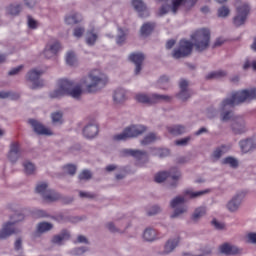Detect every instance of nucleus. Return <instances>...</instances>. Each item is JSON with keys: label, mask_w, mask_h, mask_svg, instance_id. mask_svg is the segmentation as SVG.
<instances>
[{"label": "nucleus", "mask_w": 256, "mask_h": 256, "mask_svg": "<svg viewBox=\"0 0 256 256\" xmlns=\"http://www.w3.org/2000/svg\"><path fill=\"white\" fill-rule=\"evenodd\" d=\"M106 227L108 230H110L111 233H119V228L115 227V223L109 222L106 224Z\"/></svg>", "instance_id": "nucleus-63"}, {"label": "nucleus", "mask_w": 256, "mask_h": 256, "mask_svg": "<svg viewBox=\"0 0 256 256\" xmlns=\"http://www.w3.org/2000/svg\"><path fill=\"white\" fill-rule=\"evenodd\" d=\"M84 33H85L84 27L74 28L73 35H74V37H77V39H81V37H83Z\"/></svg>", "instance_id": "nucleus-52"}, {"label": "nucleus", "mask_w": 256, "mask_h": 256, "mask_svg": "<svg viewBox=\"0 0 256 256\" xmlns=\"http://www.w3.org/2000/svg\"><path fill=\"white\" fill-rule=\"evenodd\" d=\"M179 241V236L169 239L164 246L163 255H169V253H173L177 245H179Z\"/></svg>", "instance_id": "nucleus-21"}, {"label": "nucleus", "mask_w": 256, "mask_h": 256, "mask_svg": "<svg viewBox=\"0 0 256 256\" xmlns=\"http://www.w3.org/2000/svg\"><path fill=\"white\" fill-rule=\"evenodd\" d=\"M223 164L224 165H230V167H237L239 165V163L237 162V160L233 157H227L223 160Z\"/></svg>", "instance_id": "nucleus-47"}, {"label": "nucleus", "mask_w": 256, "mask_h": 256, "mask_svg": "<svg viewBox=\"0 0 256 256\" xmlns=\"http://www.w3.org/2000/svg\"><path fill=\"white\" fill-rule=\"evenodd\" d=\"M169 155H170L169 149L158 150V157H160V159H163V157H169Z\"/></svg>", "instance_id": "nucleus-64"}, {"label": "nucleus", "mask_w": 256, "mask_h": 256, "mask_svg": "<svg viewBox=\"0 0 256 256\" xmlns=\"http://www.w3.org/2000/svg\"><path fill=\"white\" fill-rule=\"evenodd\" d=\"M53 229V224L49 222H40L37 225V231L39 233H47L48 231H51Z\"/></svg>", "instance_id": "nucleus-37"}, {"label": "nucleus", "mask_w": 256, "mask_h": 256, "mask_svg": "<svg viewBox=\"0 0 256 256\" xmlns=\"http://www.w3.org/2000/svg\"><path fill=\"white\" fill-rule=\"evenodd\" d=\"M49 191V185L45 182H40L36 185V193L41 195V197H45L46 193Z\"/></svg>", "instance_id": "nucleus-34"}, {"label": "nucleus", "mask_w": 256, "mask_h": 256, "mask_svg": "<svg viewBox=\"0 0 256 256\" xmlns=\"http://www.w3.org/2000/svg\"><path fill=\"white\" fill-rule=\"evenodd\" d=\"M79 195L82 199H95V194H92L91 192H83L80 191Z\"/></svg>", "instance_id": "nucleus-58"}, {"label": "nucleus", "mask_w": 256, "mask_h": 256, "mask_svg": "<svg viewBox=\"0 0 256 256\" xmlns=\"http://www.w3.org/2000/svg\"><path fill=\"white\" fill-rule=\"evenodd\" d=\"M21 71H23V65L17 66L16 68H13L12 70H10L8 75L10 76L19 75Z\"/></svg>", "instance_id": "nucleus-62"}, {"label": "nucleus", "mask_w": 256, "mask_h": 256, "mask_svg": "<svg viewBox=\"0 0 256 256\" xmlns=\"http://www.w3.org/2000/svg\"><path fill=\"white\" fill-rule=\"evenodd\" d=\"M27 19H28V27H29V29H37V27H39V23L35 19H33V17L28 15Z\"/></svg>", "instance_id": "nucleus-53"}, {"label": "nucleus", "mask_w": 256, "mask_h": 256, "mask_svg": "<svg viewBox=\"0 0 256 256\" xmlns=\"http://www.w3.org/2000/svg\"><path fill=\"white\" fill-rule=\"evenodd\" d=\"M19 94H13L11 92H0V99H17Z\"/></svg>", "instance_id": "nucleus-51"}, {"label": "nucleus", "mask_w": 256, "mask_h": 256, "mask_svg": "<svg viewBox=\"0 0 256 256\" xmlns=\"http://www.w3.org/2000/svg\"><path fill=\"white\" fill-rule=\"evenodd\" d=\"M219 251L222 255L231 256V255H241L243 249L232 245L230 243H224L219 246Z\"/></svg>", "instance_id": "nucleus-14"}, {"label": "nucleus", "mask_w": 256, "mask_h": 256, "mask_svg": "<svg viewBox=\"0 0 256 256\" xmlns=\"http://www.w3.org/2000/svg\"><path fill=\"white\" fill-rule=\"evenodd\" d=\"M170 9H171L170 5H162L161 8L159 9L158 15L160 17H163V15H167V13H169Z\"/></svg>", "instance_id": "nucleus-56"}, {"label": "nucleus", "mask_w": 256, "mask_h": 256, "mask_svg": "<svg viewBox=\"0 0 256 256\" xmlns=\"http://www.w3.org/2000/svg\"><path fill=\"white\" fill-rule=\"evenodd\" d=\"M83 21V16L79 12H72L71 14L65 17L66 25H78Z\"/></svg>", "instance_id": "nucleus-22"}, {"label": "nucleus", "mask_w": 256, "mask_h": 256, "mask_svg": "<svg viewBox=\"0 0 256 256\" xmlns=\"http://www.w3.org/2000/svg\"><path fill=\"white\" fill-rule=\"evenodd\" d=\"M21 11H23V5L21 4H12L7 9V12L9 13V15H14V16L19 15Z\"/></svg>", "instance_id": "nucleus-36"}, {"label": "nucleus", "mask_w": 256, "mask_h": 256, "mask_svg": "<svg viewBox=\"0 0 256 256\" xmlns=\"http://www.w3.org/2000/svg\"><path fill=\"white\" fill-rule=\"evenodd\" d=\"M145 241H155L157 239V230L153 228H146L143 234Z\"/></svg>", "instance_id": "nucleus-30"}, {"label": "nucleus", "mask_w": 256, "mask_h": 256, "mask_svg": "<svg viewBox=\"0 0 256 256\" xmlns=\"http://www.w3.org/2000/svg\"><path fill=\"white\" fill-rule=\"evenodd\" d=\"M206 213H207V210L205 209V207L197 208L192 215L193 221H199V219L205 216Z\"/></svg>", "instance_id": "nucleus-39"}, {"label": "nucleus", "mask_w": 256, "mask_h": 256, "mask_svg": "<svg viewBox=\"0 0 256 256\" xmlns=\"http://www.w3.org/2000/svg\"><path fill=\"white\" fill-rule=\"evenodd\" d=\"M97 34H95V32H93V30L87 32V36H86V43L87 45H95L96 41H97Z\"/></svg>", "instance_id": "nucleus-41"}, {"label": "nucleus", "mask_w": 256, "mask_h": 256, "mask_svg": "<svg viewBox=\"0 0 256 256\" xmlns=\"http://www.w3.org/2000/svg\"><path fill=\"white\" fill-rule=\"evenodd\" d=\"M171 135H183L187 129L183 125H174L167 128Z\"/></svg>", "instance_id": "nucleus-31"}, {"label": "nucleus", "mask_w": 256, "mask_h": 256, "mask_svg": "<svg viewBox=\"0 0 256 256\" xmlns=\"http://www.w3.org/2000/svg\"><path fill=\"white\" fill-rule=\"evenodd\" d=\"M181 6L184 7V0H172V13L175 15Z\"/></svg>", "instance_id": "nucleus-44"}, {"label": "nucleus", "mask_w": 256, "mask_h": 256, "mask_svg": "<svg viewBox=\"0 0 256 256\" xmlns=\"http://www.w3.org/2000/svg\"><path fill=\"white\" fill-rule=\"evenodd\" d=\"M223 77H227V72L224 70L213 71L206 75L207 80L223 79Z\"/></svg>", "instance_id": "nucleus-32"}, {"label": "nucleus", "mask_w": 256, "mask_h": 256, "mask_svg": "<svg viewBox=\"0 0 256 256\" xmlns=\"http://www.w3.org/2000/svg\"><path fill=\"white\" fill-rule=\"evenodd\" d=\"M256 99V89H244L238 92H233L231 94V98H226L222 101L221 109L222 112L220 114L221 121L227 122L231 121L233 122V119H235V116L233 115V111L227 110L230 108L235 107L236 105H241V103L254 101Z\"/></svg>", "instance_id": "nucleus-2"}, {"label": "nucleus", "mask_w": 256, "mask_h": 256, "mask_svg": "<svg viewBox=\"0 0 256 256\" xmlns=\"http://www.w3.org/2000/svg\"><path fill=\"white\" fill-rule=\"evenodd\" d=\"M234 5L236 9V16L233 18V23L235 27H241V25H245L247 17H249L251 7H249L247 2H243L241 0H236Z\"/></svg>", "instance_id": "nucleus-4"}, {"label": "nucleus", "mask_w": 256, "mask_h": 256, "mask_svg": "<svg viewBox=\"0 0 256 256\" xmlns=\"http://www.w3.org/2000/svg\"><path fill=\"white\" fill-rule=\"evenodd\" d=\"M243 197H245V194L238 193L227 203L226 207L228 211H230V213H235L239 211V207H241Z\"/></svg>", "instance_id": "nucleus-19"}, {"label": "nucleus", "mask_w": 256, "mask_h": 256, "mask_svg": "<svg viewBox=\"0 0 256 256\" xmlns=\"http://www.w3.org/2000/svg\"><path fill=\"white\" fill-rule=\"evenodd\" d=\"M73 81H69L67 79H61L58 81V88L54 91L50 92L51 99H59V97H63V95H68L69 90L73 89Z\"/></svg>", "instance_id": "nucleus-10"}, {"label": "nucleus", "mask_w": 256, "mask_h": 256, "mask_svg": "<svg viewBox=\"0 0 256 256\" xmlns=\"http://www.w3.org/2000/svg\"><path fill=\"white\" fill-rule=\"evenodd\" d=\"M52 123L61 125L63 123V113L61 112H55L52 113Z\"/></svg>", "instance_id": "nucleus-43"}, {"label": "nucleus", "mask_w": 256, "mask_h": 256, "mask_svg": "<svg viewBox=\"0 0 256 256\" xmlns=\"http://www.w3.org/2000/svg\"><path fill=\"white\" fill-rule=\"evenodd\" d=\"M129 60L136 66L135 75H139L141 73L143 62L145 61V54L141 52L132 53L129 56Z\"/></svg>", "instance_id": "nucleus-16"}, {"label": "nucleus", "mask_w": 256, "mask_h": 256, "mask_svg": "<svg viewBox=\"0 0 256 256\" xmlns=\"http://www.w3.org/2000/svg\"><path fill=\"white\" fill-rule=\"evenodd\" d=\"M147 131V127L143 125H131L126 127L122 133L113 136L114 141H127V139H134L143 135Z\"/></svg>", "instance_id": "nucleus-5"}, {"label": "nucleus", "mask_w": 256, "mask_h": 256, "mask_svg": "<svg viewBox=\"0 0 256 256\" xmlns=\"http://www.w3.org/2000/svg\"><path fill=\"white\" fill-rule=\"evenodd\" d=\"M153 29H155V23L147 22L141 27L140 33L142 37H149V34L153 33Z\"/></svg>", "instance_id": "nucleus-28"}, {"label": "nucleus", "mask_w": 256, "mask_h": 256, "mask_svg": "<svg viewBox=\"0 0 256 256\" xmlns=\"http://www.w3.org/2000/svg\"><path fill=\"white\" fill-rule=\"evenodd\" d=\"M83 93V89H81V86H75V84L72 86V88L69 90L68 94L70 97H73V99H79Z\"/></svg>", "instance_id": "nucleus-33"}, {"label": "nucleus", "mask_w": 256, "mask_h": 256, "mask_svg": "<svg viewBox=\"0 0 256 256\" xmlns=\"http://www.w3.org/2000/svg\"><path fill=\"white\" fill-rule=\"evenodd\" d=\"M229 13H231V10L227 6H222L218 9V17H228Z\"/></svg>", "instance_id": "nucleus-48"}, {"label": "nucleus", "mask_w": 256, "mask_h": 256, "mask_svg": "<svg viewBox=\"0 0 256 256\" xmlns=\"http://www.w3.org/2000/svg\"><path fill=\"white\" fill-rule=\"evenodd\" d=\"M71 234L67 230H62L61 233L53 236L52 243L55 245H62L63 241H69Z\"/></svg>", "instance_id": "nucleus-24"}, {"label": "nucleus", "mask_w": 256, "mask_h": 256, "mask_svg": "<svg viewBox=\"0 0 256 256\" xmlns=\"http://www.w3.org/2000/svg\"><path fill=\"white\" fill-rule=\"evenodd\" d=\"M61 49V44L59 42H54L53 44L46 46V53L51 52V55H57V52Z\"/></svg>", "instance_id": "nucleus-40"}, {"label": "nucleus", "mask_w": 256, "mask_h": 256, "mask_svg": "<svg viewBox=\"0 0 256 256\" xmlns=\"http://www.w3.org/2000/svg\"><path fill=\"white\" fill-rule=\"evenodd\" d=\"M122 153L126 156L134 157L137 161H147L149 155L143 150L124 149Z\"/></svg>", "instance_id": "nucleus-20"}, {"label": "nucleus", "mask_w": 256, "mask_h": 256, "mask_svg": "<svg viewBox=\"0 0 256 256\" xmlns=\"http://www.w3.org/2000/svg\"><path fill=\"white\" fill-rule=\"evenodd\" d=\"M119 35L116 38L117 45H123L125 43L126 35L123 29L119 28Z\"/></svg>", "instance_id": "nucleus-46"}, {"label": "nucleus", "mask_w": 256, "mask_h": 256, "mask_svg": "<svg viewBox=\"0 0 256 256\" xmlns=\"http://www.w3.org/2000/svg\"><path fill=\"white\" fill-rule=\"evenodd\" d=\"M92 174L91 171L89 170H84L79 174V179L80 181H89V179H91Z\"/></svg>", "instance_id": "nucleus-49"}, {"label": "nucleus", "mask_w": 256, "mask_h": 256, "mask_svg": "<svg viewBox=\"0 0 256 256\" xmlns=\"http://www.w3.org/2000/svg\"><path fill=\"white\" fill-rule=\"evenodd\" d=\"M8 160L12 163H16L21 158V144L14 141L10 144V149L8 152Z\"/></svg>", "instance_id": "nucleus-13"}, {"label": "nucleus", "mask_w": 256, "mask_h": 256, "mask_svg": "<svg viewBox=\"0 0 256 256\" xmlns=\"http://www.w3.org/2000/svg\"><path fill=\"white\" fill-rule=\"evenodd\" d=\"M173 99V97L169 96V95H162V94H138L136 95V100L139 103H144L145 105H155L157 103H161V102H165V103H169L171 100Z\"/></svg>", "instance_id": "nucleus-6"}, {"label": "nucleus", "mask_w": 256, "mask_h": 256, "mask_svg": "<svg viewBox=\"0 0 256 256\" xmlns=\"http://www.w3.org/2000/svg\"><path fill=\"white\" fill-rule=\"evenodd\" d=\"M66 63H67V65H70V67L77 65V56L75 55V52H73V51L67 52Z\"/></svg>", "instance_id": "nucleus-38"}, {"label": "nucleus", "mask_w": 256, "mask_h": 256, "mask_svg": "<svg viewBox=\"0 0 256 256\" xmlns=\"http://www.w3.org/2000/svg\"><path fill=\"white\" fill-rule=\"evenodd\" d=\"M44 201L47 203H55V201L61 200V194L55 192V190L49 189L43 196Z\"/></svg>", "instance_id": "nucleus-26"}, {"label": "nucleus", "mask_w": 256, "mask_h": 256, "mask_svg": "<svg viewBox=\"0 0 256 256\" xmlns=\"http://www.w3.org/2000/svg\"><path fill=\"white\" fill-rule=\"evenodd\" d=\"M191 41L181 40L179 42L178 48L174 49L172 52V57L174 59H183L185 57H189L191 53H193V47L198 53H202V51H206L209 49V43H211V32L209 29L201 28L196 30L191 35Z\"/></svg>", "instance_id": "nucleus-1"}, {"label": "nucleus", "mask_w": 256, "mask_h": 256, "mask_svg": "<svg viewBox=\"0 0 256 256\" xmlns=\"http://www.w3.org/2000/svg\"><path fill=\"white\" fill-rule=\"evenodd\" d=\"M34 217L41 219L51 217V215H49V213H47L45 210H36L34 211Z\"/></svg>", "instance_id": "nucleus-54"}, {"label": "nucleus", "mask_w": 256, "mask_h": 256, "mask_svg": "<svg viewBox=\"0 0 256 256\" xmlns=\"http://www.w3.org/2000/svg\"><path fill=\"white\" fill-rule=\"evenodd\" d=\"M13 219V222H7L3 225L2 229L0 230V239H7V237H11V235L21 232V230L15 228V223L23 221L25 216L23 214H15Z\"/></svg>", "instance_id": "nucleus-7"}, {"label": "nucleus", "mask_w": 256, "mask_h": 256, "mask_svg": "<svg viewBox=\"0 0 256 256\" xmlns=\"http://www.w3.org/2000/svg\"><path fill=\"white\" fill-rule=\"evenodd\" d=\"M157 139H160L159 136L155 133H149L144 137L143 140H141V145H151V143H155Z\"/></svg>", "instance_id": "nucleus-35"}, {"label": "nucleus", "mask_w": 256, "mask_h": 256, "mask_svg": "<svg viewBox=\"0 0 256 256\" xmlns=\"http://www.w3.org/2000/svg\"><path fill=\"white\" fill-rule=\"evenodd\" d=\"M113 99H114V103H116V105H119L121 103H125V90L124 89H117L114 92L113 95Z\"/></svg>", "instance_id": "nucleus-27"}, {"label": "nucleus", "mask_w": 256, "mask_h": 256, "mask_svg": "<svg viewBox=\"0 0 256 256\" xmlns=\"http://www.w3.org/2000/svg\"><path fill=\"white\" fill-rule=\"evenodd\" d=\"M180 92L177 94L178 99L181 101H187V99L191 98V90H189V82L185 79L180 80L179 83Z\"/></svg>", "instance_id": "nucleus-18"}, {"label": "nucleus", "mask_w": 256, "mask_h": 256, "mask_svg": "<svg viewBox=\"0 0 256 256\" xmlns=\"http://www.w3.org/2000/svg\"><path fill=\"white\" fill-rule=\"evenodd\" d=\"M214 161H219L223 157V148H216L212 154Z\"/></svg>", "instance_id": "nucleus-55"}, {"label": "nucleus", "mask_w": 256, "mask_h": 256, "mask_svg": "<svg viewBox=\"0 0 256 256\" xmlns=\"http://www.w3.org/2000/svg\"><path fill=\"white\" fill-rule=\"evenodd\" d=\"M212 225L215 227V229H218V231L225 229V224L217 221V219L212 220Z\"/></svg>", "instance_id": "nucleus-60"}, {"label": "nucleus", "mask_w": 256, "mask_h": 256, "mask_svg": "<svg viewBox=\"0 0 256 256\" xmlns=\"http://www.w3.org/2000/svg\"><path fill=\"white\" fill-rule=\"evenodd\" d=\"M197 1L199 0H184V8L186 11H191V9L197 5Z\"/></svg>", "instance_id": "nucleus-50"}, {"label": "nucleus", "mask_w": 256, "mask_h": 256, "mask_svg": "<svg viewBox=\"0 0 256 256\" xmlns=\"http://www.w3.org/2000/svg\"><path fill=\"white\" fill-rule=\"evenodd\" d=\"M132 7L137 11L138 16L141 17V19L149 17V9H147V5L143 0H132Z\"/></svg>", "instance_id": "nucleus-17"}, {"label": "nucleus", "mask_w": 256, "mask_h": 256, "mask_svg": "<svg viewBox=\"0 0 256 256\" xmlns=\"http://www.w3.org/2000/svg\"><path fill=\"white\" fill-rule=\"evenodd\" d=\"M82 85L86 87L88 93H97L107 85V77L103 74L97 75V71H93L82 80Z\"/></svg>", "instance_id": "nucleus-3"}, {"label": "nucleus", "mask_w": 256, "mask_h": 256, "mask_svg": "<svg viewBox=\"0 0 256 256\" xmlns=\"http://www.w3.org/2000/svg\"><path fill=\"white\" fill-rule=\"evenodd\" d=\"M185 198L183 196H178L174 198L170 202V207L174 210V213L171 215L172 219H176V217H179L180 215H183V213L187 212V206H185Z\"/></svg>", "instance_id": "nucleus-11"}, {"label": "nucleus", "mask_w": 256, "mask_h": 256, "mask_svg": "<svg viewBox=\"0 0 256 256\" xmlns=\"http://www.w3.org/2000/svg\"><path fill=\"white\" fill-rule=\"evenodd\" d=\"M43 71L32 69L27 73V79L32 83L31 89H41L45 85L43 80H40Z\"/></svg>", "instance_id": "nucleus-12"}, {"label": "nucleus", "mask_w": 256, "mask_h": 256, "mask_svg": "<svg viewBox=\"0 0 256 256\" xmlns=\"http://www.w3.org/2000/svg\"><path fill=\"white\" fill-rule=\"evenodd\" d=\"M158 87L160 89H167L169 87V77L168 76H161L158 80Z\"/></svg>", "instance_id": "nucleus-45"}, {"label": "nucleus", "mask_w": 256, "mask_h": 256, "mask_svg": "<svg viewBox=\"0 0 256 256\" xmlns=\"http://www.w3.org/2000/svg\"><path fill=\"white\" fill-rule=\"evenodd\" d=\"M87 251V248L86 247H78V248H75L74 250H72V255H83V253H86Z\"/></svg>", "instance_id": "nucleus-59"}, {"label": "nucleus", "mask_w": 256, "mask_h": 256, "mask_svg": "<svg viewBox=\"0 0 256 256\" xmlns=\"http://www.w3.org/2000/svg\"><path fill=\"white\" fill-rule=\"evenodd\" d=\"M189 141H191V137H186V138H182L180 140H176V145L185 147V145H187L189 143Z\"/></svg>", "instance_id": "nucleus-61"}, {"label": "nucleus", "mask_w": 256, "mask_h": 256, "mask_svg": "<svg viewBox=\"0 0 256 256\" xmlns=\"http://www.w3.org/2000/svg\"><path fill=\"white\" fill-rule=\"evenodd\" d=\"M64 169L69 175H75L77 173V167L75 165H67Z\"/></svg>", "instance_id": "nucleus-57"}, {"label": "nucleus", "mask_w": 256, "mask_h": 256, "mask_svg": "<svg viewBox=\"0 0 256 256\" xmlns=\"http://www.w3.org/2000/svg\"><path fill=\"white\" fill-rule=\"evenodd\" d=\"M23 167L26 175H34L35 174V165L31 162H24Z\"/></svg>", "instance_id": "nucleus-42"}, {"label": "nucleus", "mask_w": 256, "mask_h": 256, "mask_svg": "<svg viewBox=\"0 0 256 256\" xmlns=\"http://www.w3.org/2000/svg\"><path fill=\"white\" fill-rule=\"evenodd\" d=\"M233 135H243L249 131L247 120L243 116H235L230 124Z\"/></svg>", "instance_id": "nucleus-9"}, {"label": "nucleus", "mask_w": 256, "mask_h": 256, "mask_svg": "<svg viewBox=\"0 0 256 256\" xmlns=\"http://www.w3.org/2000/svg\"><path fill=\"white\" fill-rule=\"evenodd\" d=\"M28 123L37 135H53V132H51L49 128L45 127L41 122L35 119H29Z\"/></svg>", "instance_id": "nucleus-15"}, {"label": "nucleus", "mask_w": 256, "mask_h": 256, "mask_svg": "<svg viewBox=\"0 0 256 256\" xmlns=\"http://www.w3.org/2000/svg\"><path fill=\"white\" fill-rule=\"evenodd\" d=\"M239 145L243 153H249V151H253V149H256L255 142H253V139L251 138L240 141Z\"/></svg>", "instance_id": "nucleus-25"}, {"label": "nucleus", "mask_w": 256, "mask_h": 256, "mask_svg": "<svg viewBox=\"0 0 256 256\" xmlns=\"http://www.w3.org/2000/svg\"><path fill=\"white\" fill-rule=\"evenodd\" d=\"M166 179H171L170 187H176L181 179V172L177 168H172L169 172H160L155 176L156 183H163Z\"/></svg>", "instance_id": "nucleus-8"}, {"label": "nucleus", "mask_w": 256, "mask_h": 256, "mask_svg": "<svg viewBox=\"0 0 256 256\" xmlns=\"http://www.w3.org/2000/svg\"><path fill=\"white\" fill-rule=\"evenodd\" d=\"M209 193V190H201V191H193V190H186L184 192V195L186 197H190V199H197L199 197H203V195H207Z\"/></svg>", "instance_id": "nucleus-29"}, {"label": "nucleus", "mask_w": 256, "mask_h": 256, "mask_svg": "<svg viewBox=\"0 0 256 256\" xmlns=\"http://www.w3.org/2000/svg\"><path fill=\"white\" fill-rule=\"evenodd\" d=\"M97 133H99V127L95 124L87 125L83 129V135L86 139H93V137H97Z\"/></svg>", "instance_id": "nucleus-23"}]
</instances>
